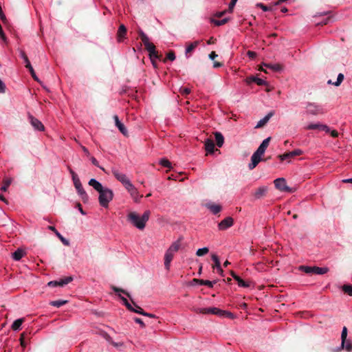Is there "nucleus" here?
<instances>
[{
	"label": "nucleus",
	"instance_id": "680f3d73",
	"mask_svg": "<svg viewBox=\"0 0 352 352\" xmlns=\"http://www.w3.org/2000/svg\"><path fill=\"white\" fill-rule=\"evenodd\" d=\"M329 133H330L331 135L333 138H337V137H338L339 133H338V132L337 131H336V130H331V131H330Z\"/></svg>",
	"mask_w": 352,
	"mask_h": 352
},
{
	"label": "nucleus",
	"instance_id": "6ab92c4d",
	"mask_svg": "<svg viewBox=\"0 0 352 352\" xmlns=\"http://www.w3.org/2000/svg\"><path fill=\"white\" fill-rule=\"evenodd\" d=\"M273 112H270L267 115H266L263 118L260 120L257 124L256 125L255 128H261L270 119V118L273 116Z\"/></svg>",
	"mask_w": 352,
	"mask_h": 352
},
{
	"label": "nucleus",
	"instance_id": "aec40b11",
	"mask_svg": "<svg viewBox=\"0 0 352 352\" xmlns=\"http://www.w3.org/2000/svg\"><path fill=\"white\" fill-rule=\"evenodd\" d=\"M126 33V28L124 25L121 24L118 28L117 36H118V41L119 42L122 41V39L124 37L125 34Z\"/></svg>",
	"mask_w": 352,
	"mask_h": 352
},
{
	"label": "nucleus",
	"instance_id": "9b49d317",
	"mask_svg": "<svg viewBox=\"0 0 352 352\" xmlns=\"http://www.w3.org/2000/svg\"><path fill=\"white\" fill-rule=\"evenodd\" d=\"M28 119L31 125L35 130L38 131H43L45 130V126L42 122L32 115L28 114Z\"/></svg>",
	"mask_w": 352,
	"mask_h": 352
},
{
	"label": "nucleus",
	"instance_id": "6e6d98bb",
	"mask_svg": "<svg viewBox=\"0 0 352 352\" xmlns=\"http://www.w3.org/2000/svg\"><path fill=\"white\" fill-rule=\"evenodd\" d=\"M167 58L173 61L175 59V55L173 52H170L167 54Z\"/></svg>",
	"mask_w": 352,
	"mask_h": 352
},
{
	"label": "nucleus",
	"instance_id": "cd10ccee",
	"mask_svg": "<svg viewBox=\"0 0 352 352\" xmlns=\"http://www.w3.org/2000/svg\"><path fill=\"white\" fill-rule=\"evenodd\" d=\"M24 255L23 250L18 249L12 254V258L15 261H19Z\"/></svg>",
	"mask_w": 352,
	"mask_h": 352
},
{
	"label": "nucleus",
	"instance_id": "bf43d9fd",
	"mask_svg": "<svg viewBox=\"0 0 352 352\" xmlns=\"http://www.w3.org/2000/svg\"><path fill=\"white\" fill-rule=\"evenodd\" d=\"M238 1V0H231V1H230V3H229V9H230V10H232L233 9V8H234V6H235V4H236V1Z\"/></svg>",
	"mask_w": 352,
	"mask_h": 352
},
{
	"label": "nucleus",
	"instance_id": "ddd939ff",
	"mask_svg": "<svg viewBox=\"0 0 352 352\" xmlns=\"http://www.w3.org/2000/svg\"><path fill=\"white\" fill-rule=\"evenodd\" d=\"M234 220L232 217H228L222 220L219 224L218 228L220 230H225L233 226Z\"/></svg>",
	"mask_w": 352,
	"mask_h": 352
},
{
	"label": "nucleus",
	"instance_id": "de8ad7c7",
	"mask_svg": "<svg viewBox=\"0 0 352 352\" xmlns=\"http://www.w3.org/2000/svg\"><path fill=\"white\" fill-rule=\"evenodd\" d=\"M112 289H113L115 292H116V293L122 292V293H123V294H126L127 296H129V297L130 296L128 292H126V291H124V289H119V288H118V287H115V286H113V287H112Z\"/></svg>",
	"mask_w": 352,
	"mask_h": 352
},
{
	"label": "nucleus",
	"instance_id": "0e129e2a",
	"mask_svg": "<svg viewBox=\"0 0 352 352\" xmlns=\"http://www.w3.org/2000/svg\"><path fill=\"white\" fill-rule=\"evenodd\" d=\"M143 316H147V317H149V318H156L155 315H154L153 314L147 313V312H145V311H144V313H143Z\"/></svg>",
	"mask_w": 352,
	"mask_h": 352
},
{
	"label": "nucleus",
	"instance_id": "72a5a7b5",
	"mask_svg": "<svg viewBox=\"0 0 352 352\" xmlns=\"http://www.w3.org/2000/svg\"><path fill=\"white\" fill-rule=\"evenodd\" d=\"M346 336H347V329L346 327H344L342 329V333H341V340H342L341 346H342V347H344V344H345V342L346 340Z\"/></svg>",
	"mask_w": 352,
	"mask_h": 352
},
{
	"label": "nucleus",
	"instance_id": "f257e3e1",
	"mask_svg": "<svg viewBox=\"0 0 352 352\" xmlns=\"http://www.w3.org/2000/svg\"><path fill=\"white\" fill-rule=\"evenodd\" d=\"M89 185L92 186L98 193V201L100 205L103 208H108L109 204L113 198V191L107 187H103L101 183L96 179H91Z\"/></svg>",
	"mask_w": 352,
	"mask_h": 352
},
{
	"label": "nucleus",
	"instance_id": "393cba45",
	"mask_svg": "<svg viewBox=\"0 0 352 352\" xmlns=\"http://www.w3.org/2000/svg\"><path fill=\"white\" fill-rule=\"evenodd\" d=\"M103 337L104 338V339L109 342V343H111L112 345H113L115 347H118V346H123V343L122 342H115L113 341L111 337L107 334V333H103Z\"/></svg>",
	"mask_w": 352,
	"mask_h": 352
},
{
	"label": "nucleus",
	"instance_id": "a19ab883",
	"mask_svg": "<svg viewBox=\"0 0 352 352\" xmlns=\"http://www.w3.org/2000/svg\"><path fill=\"white\" fill-rule=\"evenodd\" d=\"M12 182V179H4L3 181V185L1 186V190L2 191H6L8 186L10 185Z\"/></svg>",
	"mask_w": 352,
	"mask_h": 352
},
{
	"label": "nucleus",
	"instance_id": "09e8293b",
	"mask_svg": "<svg viewBox=\"0 0 352 352\" xmlns=\"http://www.w3.org/2000/svg\"><path fill=\"white\" fill-rule=\"evenodd\" d=\"M238 285L241 287H248L250 284L248 283L245 282L243 279H240V280L237 283Z\"/></svg>",
	"mask_w": 352,
	"mask_h": 352
},
{
	"label": "nucleus",
	"instance_id": "603ef678",
	"mask_svg": "<svg viewBox=\"0 0 352 352\" xmlns=\"http://www.w3.org/2000/svg\"><path fill=\"white\" fill-rule=\"evenodd\" d=\"M135 307H136V309L133 308V310L132 311L143 316V313H144V311L138 305H135Z\"/></svg>",
	"mask_w": 352,
	"mask_h": 352
},
{
	"label": "nucleus",
	"instance_id": "dca6fc26",
	"mask_svg": "<svg viewBox=\"0 0 352 352\" xmlns=\"http://www.w3.org/2000/svg\"><path fill=\"white\" fill-rule=\"evenodd\" d=\"M175 253L167 250L164 254V266L166 270H169L170 263L174 257Z\"/></svg>",
	"mask_w": 352,
	"mask_h": 352
},
{
	"label": "nucleus",
	"instance_id": "b1692460",
	"mask_svg": "<svg viewBox=\"0 0 352 352\" xmlns=\"http://www.w3.org/2000/svg\"><path fill=\"white\" fill-rule=\"evenodd\" d=\"M214 137H215L217 145L219 147H221L224 142V138H223V135L220 132H215Z\"/></svg>",
	"mask_w": 352,
	"mask_h": 352
},
{
	"label": "nucleus",
	"instance_id": "864d4df0",
	"mask_svg": "<svg viewBox=\"0 0 352 352\" xmlns=\"http://www.w3.org/2000/svg\"><path fill=\"white\" fill-rule=\"evenodd\" d=\"M320 130L324 131L326 133H329L331 131V129L327 125L323 124H321Z\"/></svg>",
	"mask_w": 352,
	"mask_h": 352
},
{
	"label": "nucleus",
	"instance_id": "20e7f679",
	"mask_svg": "<svg viewBox=\"0 0 352 352\" xmlns=\"http://www.w3.org/2000/svg\"><path fill=\"white\" fill-rule=\"evenodd\" d=\"M140 36L142 41L145 47V49L148 52L150 58L154 64V58H157V53L155 50V45L149 41L148 37L142 32L140 31Z\"/></svg>",
	"mask_w": 352,
	"mask_h": 352
},
{
	"label": "nucleus",
	"instance_id": "4468645a",
	"mask_svg": "<svg viewBox=\"0 0 352 352\" xmlns=\"http://www.w3.org/2000/svg\"><path fill=\"white\" fill-rule=\"evenodd\" d=\"M302 154V151L300 149H296L291 152L285 153L283 155H280L278 157L281 161L289 160L292 157H294L295 156L300 155Z\"/></svg>",
	"mask_w": 352,
	"mask_h": 352
},
{
	"label": "nucleus",
	"instance_id": "7ed1b4c3",
	"mask_svg": "<svg viewBox=\"0 0 352 352\" xmlns=\"http://www.w3.org/2000/svg\"><path fill=\"white\" fill-rule=\"evenodd\" d=\"M68 170L72 175L74 185L76 189L78 196L81 198L84 203H87L89 201V196L86 191L84 190L80 179L78 178L76 173L70 167H68Z\"/></svg>",
	"mask_w": 352,
	"mask_h": 352
},
{
	"label": "nucleus",
	"instance_id": "2f4dec72",
	"mask_svg": "<svg viewBox=\"0 0 352 352\" xmlns=\"http://www.w3.org/2000/svg\"><path fill=\"white\" fill-rule=\"evenodd\" d=\"M198 45H199V41H195V42L189 44L186 48V54L187 55L188 53H190L192 50H194Z\"/></svg>",
	"mask_w": 352,
	"mask_h": 352
},
{
	"label": "nucleus",
	"instance_id": "a878e982",
	"mask_svg": "<svg viewBox=\"0 0 352 352\" xmlns=\"http://www.w3.org/2000/svg\"><path fill=\"white\" fill-rule=\"evenodd\" d=\"M23 322V318H19V319L14 320L12 324V329L14 331L19 330L21 329V326Z\"/></svg>",
	"mask_w": 352,
	"mask_h": 352
},
{
	"label": "nucleus",
	"instance_id": "69168bd1",
	"mask_svg": "<svg viewBox=\"0 0 352 352\" xmlns=\"http://www.w3.org/2000/svg\"><path fill=\"white\" fill-rule=\"evenodd\" d=\"M48 285L50 287H56L58 286L57 280H52L48 283Z\"/></svg>",
	"mask_w": 352,
	"mask_h": 352
},
{
	"label": "nucleus",
	"instance_id": "79ce46f5",
	"mask_svg": "<svg viewBox=\"0 0 352 352\" xmlns=\"http://www.w3.org/2000/svg\"><path fill=\"white\" fill-rule=\"evenodd\" d=\"M342 290L349 296H352V285H344Z\"/></svg>",
	"mask_w": 352,
	"mask_h": 352
},
{
	"label": "nucleus",
	"instance_id": "423d86ee",
	"mask_svg": "<svg viewBox=\"0 0 352 352\" xmlns=\"http://www.w3.org/2000/svg\"><path fill=\"white\" fill-rule=\"evenodd\" d=\"M299 270L306 274H324L329 272L328 267H320L317 266L310 267L305 265H300Z\"/></svg>",
	"mask_w": 352,
	"mask_h": 352
},
{
	"label": "nucleus",
	"instance_id": "2eb2a0df",
	"mask_svg": "<svg viewBox=\"0 0 352 352\" xmlns=\"http://www.w3.org/2000/svg\"><path fill=\"white\" fill-rule=\"evenodd\" d=\"M267 187L263 186L258 188L253 193V197L255 199H260L264 196H265L267 192Z\"/></svg>",
	"mask_w": 352,
	"mask_h": 352
},
{
	"label": "nucleus",
	"instance_id": "bb28decb",
	"mask_svg": "<svg viewBox=\"0 0 352 352\" xmlns=\"http://www.w3.org/2000/svg\"><path fill=\"white\" fill-rule=\"evenodd\" d=\"M72 280H73V278L72 276H67V277H65V278L57 280L58 286L63 287L64 285L72 282Z\"/></svg>",
	"mask_w": 352,
	"mask_h": 352
},
{
	"label": "nucleus",
	"instance_id": "58836bf2",
	"mask_svg": "<svg viewBox=\"0 0 352 352\" xmlns=\"http://www.w3.org/2000/svg\"><path fill=\"white\" fill-rule=\"evenodd\" d=\"M199 283L203 285H206L209 287H213L214 285L216 283L215 281H210L208 280H199Z\"/></svg>",
	"mask_w": 352,
	"mask_h": 352
},
{
	"label": "nucleus",
	"instance_id": "5fc2aeb1",
	"mask_svg": "<svg viewBox=\"0 0 352 352\" xmlns=\"http://www.w3.org/2000/svg\"><path fill=\"white\" fill-rule=\"evenodd\" d=\"M134 321L136 323L139 324L141 326V327H142V328L145 327V324L144 323V322L142 321V320L141 318H135Z\"/></svg>",
	"mask_w": 352,
	"mask_h": 352
},
{
	"label": "nucleus",
	"instance_id": "13d9d810",
	"mask_svg": "<svg viewBox=\"0 0 352 352\" xmlns=\"http://www.w3.org/2000/svg\"><path fill=\"white\" fill-rule=\"evenodd\" d=\"M257 6L261 8L265 12L269 11L270 10V8H268L267 6H265L263 3H258Z\"/></svg>",
	"mask_w": 352,
	"mask_h": 352
},
{
	"label": "nucleus",
	"instance_id": "e433bc0d",
	"mask_svg": "<svg viewBox=\"0 0 352 352\" xmlns=\"http://www.w3.org/2000/svg\"><path fill=\"white\" fill-rule=\"evenodd\" d=\"M67 302V300H58L52 301L50 302V305L54 307H60L64 305L65 304H66Z\"/></svg>",
	"mask_w": 352,
	"mask_h": 352
},
{
	"label": "nucleus",
	"instance_id": "052dcab7",
	"mask_svg": "<svg viewBox=\"0 0 352 352\" xmlns=\"http://www.w3.org/2000/svg\"><path fill=\"white\" fill-rule=\"evenodd\" d=\"M247 54H248V56L250 58H255V57H256V52H252V51H248V52H247Z\"/></svg>",
	"mask_w": 352,
	"mask_h": 352
},
{
	"label": "nucleus",
	"instance_id": "4d7b16f0",
	"mask_svg": "<svg viewBox=\"0 0 352 352\" xmlns=\"http://www.w3.org/2000/svg\"><path fill=\"white\" fill-rule=\"evenodd\" d=\"M6 91V85L5 83L0 80V93H5Z\"/></svg>",
	"mask_w": 352,
	"mask_h": 352
},
{
	"label": "nucleus",
	"instance_id": "4be33fe9",
	"mask_svg": "<svg viewBox=\"0 0 352 352\" xmlns=\"http://www.w3.org/2000/svg\"><path fill=\"white\" fill-rule=\"evenodd\" d=\"M206 207L212 212L214 214H218L221 210V207L219 205L214 204H206Z\"/></svg>",
	"mask_w": 352,
	"mask_h": 352
},
{
	"label": "nucleus",
	"instance_id": "a18cd8bd",
	"mask_svg": "<svg viewBox=\"0 0 352 352\" xmlns=\"http://www.w3.org/2000/svg\"><path fill=\"white\" fill-rule=\"evenodd\" d=\"M342 348L345 349L347 351H351L352 350V342L350 340H346L344 346Z\"/></svg>",
	"mask_w": 352,
	"mask_h": 352
},
{
	"label": "nucleus",
	"instance_id": "1a4fd4ad",
	"mask_svg": "<svg viewBox=\"0 0 352 352\" xmlns=\"http://www.w3.org/2000/svg\"><path fill=\"white\" fill-rule=\"evenodd\" d=\"M275 187L282 192H292L291 188L287 185L285 178L280 177L274 180Z\"/></svg>",
	"mask_w": 352,
	"mask_h": 352
},
{
	"label": "nucleus",
	"instance_id": "f3484780",
	"mask_svg": "<svg viewBox=\"0 0 352 352\" xmlns=\"http://www.w3.org/2000/svg\"><path fill=\"white\" fill-rule=\"evenodd\" d=\"M270 139H271L270 137L265 139L262 142V143L260 144V146L257 148L256 151H258V153H260L263 155L265 153V150L267 149V148L269 146V144H270Z\"/></svg>",
	"mask_w": 352,
	"mask_h": 352
},
{
	"label": "nucleus",
	"instance_id": "f8f14e48",
	"mask_svg": "<svg viewBox=\"0 0 352 352\" xmlns=\"http://www.w3.org/2000/svg\"><path fill=\"white\" fill-rule=\"evenodd\" d=\"M263 154L258 153V151H255L251 157V162L248 165V168L250 170L254 169L258 164L262 160L261 156Z\"/></svg>",
	"mask_w": 352,
	"mask_h": 352
},
{
	"label": "nucleus",
	"instance_id": "338daca9",
	"mask_svg": "<svg viewBox=\"0 0 352 352\" xmlns=\"http://www.w3.org/2000/svg\"><path fill=\"white\" fill-rule=\"evenodd\" d=\"M20 342H21V344L22 346H25V341H24V333H22L21 335Z\"/></svg>",
	"mask_w": 352,
	"mask_h": 352
},
{
	"label": "nucleus",
	"instance_id": "c85d7f7f",
	"mask_svg": "<svg viewBox=\"0 0 352 352\" xmlns=\"http://www.w3.org/2000/svg\"><path fill=\"white\" fill-rule=\"evenodd\" d=\"M263 65L274 72H279L282 69V67L279 64H263Z\"/></svg>",
	"mask_w": 352,
	"mask_h": 352
},
{
	"label": "nucleus",
	"instance_id": "c9c22d12",
	"mask_svg": "<svg viewBox=\"0 0 352 352\" xmlns=\"http://www.w3.org/2000/svg\"><path fill=\"white\" fill-rule=\"evenodd\" d=\"M321 124L320 122L318 123H311L308 124L307 126H305V129L307 130H315L318 129L320 130Z\"/></svg>",
	"mask_w": 352,
	"mask_h": 352
},
{
	"label": "nucleus",
	"instance_id": "4c0bfd02",
	"mask_svg": "<svg viewBox=\"0 0 352 352\" xmlns=\"http://www.w3.org/2000/svg\"><path fill=\"white\" fill-rule=\"evenodd\" d=\"M209 252V249L206 247L199 248L196 252V255L198 256H202L206 254Z\"/></svg>",
	"mask_w": 352,
	"mask_h": 352
},
{
	"label": "nucleus",
	"instance_id": "ea45409f",
	"mask_svg": "<svg viewBox=\"0 0 352 352\" xmlns=\"http://www.w3.org/2000/svg\"><path fill=\"white\" fill-rule=\"evenodd\" d=\"M228 21V19L227 18H224L221 20H216V19H212V22L217 25V26H220V25H224L225 23H226Z\"/></svg>",
	"mask_w": 352,
	"mask_h": 352
},
{
	"label": "nucleus",
	"instance_id": "e2e57ef3",
	"mask_svg": "<svg viewBox=\"0 0 352 352\" xmlns=\"http://www.w3.org/2000/svg\"><path fill=\"white\" fill-rule=\"evenodd\" d=\"M221 316H226L227 317H229L230 318H234V316L232 313L230 312H228V311H223V314Z\"/></svg>",
	"mask_w": 352,
	"mask_h": 352
},
{
	"label": "nucleus",
	"instance_id": "39448f33",
	"mask_svg": "<svg viewBox=\"0 0 352 352\" xmlns=\"http://www.w3.org/2000/svg\"><path fill=\"white\" fill-rule=\"evenodd\" d=\"M305 109L307 114L313 116L324 114L326 112V111L324 110V107L322 105L315 102H307Z\"/></svg>",
	"mask_w": 352,
	"mask_h": 352
},
{
	"label": "nucleus",
	"instance_id": "7c9ffc66",
	"mask_svg": "<svg viewBox=\"0 0 352 352\" xmlns=\"http://www.w3.org/2000/svg\"><path fill=\"white\" fill-rule=\"evenodd\" d=\"M344 75L342 74H339L338 75L337 80L336 82H332L331 80H329L328 81V84H333V85L338 87V86H339L342 83V82L344 80Z\"/></svg>",
	"mask_w": 352,
	"mask_h": 352
},
{
	"label": "nucleus",
	"instance_id": "a211bd4d",
	"mask_svg": "<svg viewBox=\"0 0 352 352\" xmlns=\"http://www.w3.org/2000/svg\"><path fill=\"white\" fill-rule=\"evenodd\" d=\"M49 230L53 231L55 234L58 237V239L61 241V242L65 245H69V241L66 239L65 238H64L61 234L55 228V227L54 226H49L48 227Z\"/></svg>",
	"mask_w": 352,
	"mask_h": 352
},
{
	"label": "nucleus",
	"instance_id": "473e14b6",
	"mask_svg": "<svg viewBox=\"0 0 352 352\" xmlns=\"http://www.w3.org/2000/svg\"><path fill=\"white\" fill-rule=\"evenodd\" d=\"M116 126L118 128L120 131L124 135L126 136L128 135V131H127L126 127L124 126V125L120 121V122H117V124H116Z\"/></svg>",
	"mask_w": 352,
	"mask_h": 352
},
{
	"label": "nucleus",
	"instance_id": "412c9836",
	"mask_svg": "<svg viewBox=\"0 0 352 352\" xmlns=\"http://www.w3.org/2000/svg\"><path fill=\"white\" fill-rule=\"evenodd\" d=\"M205 149L208 153H212L214 150V144L213 140L207 139L205 141Z\"/></svg>",
	"mask_w": 352,
	"mask_h": 352
},
{
	"label": "nucleus",
	"instance_id": "49530a36",
	"mask_svg": "<svg viewBox=\"0 0 352 352\" xmlns=\"http://www.w3.org/2000/svg\"><path fill=\"white\" fill-rule=\"evenodd\" d=\"M27 68L29 69L32 78L37 82H39V80H38V77L36 76L35 72H34L33 67H32V65H30V67H28Z\"/></svg>",
	"mask_w": 352,
	"mask_h": 352
},
{
	"label": "nucleus",
	"instance_id": "6e6552de",
	"mask_svg": "<svg viewBox=\"0 0 352 352\" xmlns=\"http://www.w3.org/2000/svg\"><path fill=\"white\" fill-rule=\"evenodd\" d=\"M195 311L197 314H214L221 316L223 311L217 307H209V308H196Z\"/></svg>",
	"mask_w": 352,
	"mask_h": 352
},
{
	"label": "nucleus",
	"instance_id": "774afa93",
	"mask_svg": "<svg viewBox=\"0 0 352 352\" xmlns=\"http://www.w3.org/2000/svg\"><path fill=\"white\" fill-rule=\"evenodd\" d=\"M216 57H217V54L214 52H212L209 54V58H210L211 60H214Z\"/></svg>",
	"mask_w": 352,
	"mask_h": 352
},
{
	"label": "nucleus",
	"instance_id": "8fccbe9b",
	"mask_svg": "<svg viewBox=\"0 0 352 352\" xmlns=\"http://www.w3.org/2000/svg\"><path fill=\"white\" fill-rule=\"evenodd\" d=\"M180 93L184 95V96H186V95H188L190 93V89L189 88H187V87H184V88H181L180 89Z\"/></svg>",
	"mask_w": 352,
	"mask_h": 352
},
{
	"label": "nucleus",
	"instance_id": "c03bdc74",
	"mask_svg": "<svg viewBox=\"0 0 352 352\" xmlns=\"http://www.w3.org/2000/svg\"><path fill=\"white\" fill-rule=\"evenodd\" d=\"M160 164L166 168H171V163L166 159H162L160 161Z\"/></svg>",
	"mask_w": 352,
	"mask_h": 352
},
{
	"label": "nucleus",
	"instance_id": "3c124183",
	"mask_svg": "<svg viewBox=\"0 0 352 352\" xmlns=\"http://www.w3.org/2000/svg\"><path fill=\"white\" fill-rule=\"evenodd\" d=\"M91 161L92 164H93L94 166H97V167L100 168V169H102V170H104V168H102V167H101V166H99L98 162L97 161V160H96L94 157H91Z\"/></svg>",
	"mask_w": 352,
	"mask_h": 352
},
{
	"label": "nucleus",
	"instance_id": "5701e85b",
	"mask_svg": "<svg viewBox=\"0 0 352 352\" xmlns=\"http://www.w3.org/2000/svg\"><path fill=\"white\" fill-rule=\"evenodd\" d=\"M181 247V241L180 240H177L175 242H173L170 246L168 248V250L173 252V253H176L180 248Z\"/></svg>",
	"mask_w": 352,
	"mask_h": 352
},
{
	"label": "nucleus",
	"instance_id": "c756f323",
	"mask_svg": "<svg viewBox=\"0 0 352 352\" xmlns=\"http://www.w3.org/2000/svg\"><path fill=\"white\" fill-rule=\"evenodd\" d=\"M212 259L214 263V265H212V268L217 269V270H220V267H221L220 261H219L218 256L216 254H212Z\"/></svg>",
	"mask_w": 352,
	"mask_h": 352
},
{
	"label": "nucleus",
	"instance_id": "37998d69",
	"mask_svg": "<svg viewBox=\"0 0 352 352\" xmlns=\"http://www.w3.org/2000/svg\"><path fill=\"white\" fill-rule=\"evenodd\" d=\"M252 81L256 82L258 85H265L267 84V82L264 80L263 79L257 78V77H252Z\"/></svg>",
	"mask_w": 352,
	"mask_h": 352
},
{
	"label": "nucleus",
	"instance_id": "9d476101",
	"mask_svg": "<svg viewBox=\"0 0 352 352\" xmlns=\"http://www.w3.org/2000/svg\"><path fill=\"white\" fill-rule=\"evenodd\" d=\"M125 189L130 194L133 201L136 203H138L140 199L142 197V195H140L139 194L137 188L132 183L129 186H128Z\"/></svg>",
	"mask_w": 352,
	"mask_h": 352
},
{
	"label": "nucleus",
	"instance_id": "f03ea898",
	"mask_svg": "<svg viewBox=\"0 0 352 352\" xmlns=\"http://www.w3.org/2000/svg\"><path fill=\"white\" fill-rule=\"evenodd\" d=\"M150 214L149 210H146L140 217L137 212H131L127 215V220L138 229L143 230L149 219Z\"/></svg>",
	"mask_w": 352,
	"mask_h": 352
},
{
	"label": "nucleus",
	"instance_id": "0eeeda50",
	"mask_svg": "<svg viewBox=\"0 0 352 352\" xmlns=\"http://www.w3.org/2000/svg\"><path fill=\"white\" fill-rule=\"evenodd\" d=\"M111 172L116 179L119 181L125 188L132 183L127 175L120 172L118 168H113Z\"/></svg>",
	"mask_w": 352,
	"mask_h": 352
},
{
	"label": "nucleus",
	"instance_id": "f704fd0d",
	"mask_svg": "<svg viewBox=\"0 0 352 352\" xmlns=\"http://www.w3.org/2000/svg\"><path fill=\"white\" fill-rule=\"evenodd\" d=\"M20 56L23 59V60L25 63V67L27 68L28 67H30V65H31L30 62L24 51L20 50Z\"/></svg>",
	"mask_w": 352,
	"mask_h": 352
}]
</instances>
